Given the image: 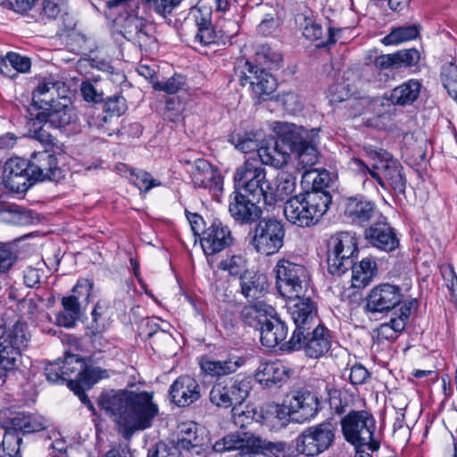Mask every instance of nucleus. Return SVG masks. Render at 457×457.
Returning <instances> with one entry per match:
<instances>
[{
	"mask_svg": "<svg viewBox=\"0 0 457 457\" xmlns=\"http://www.w3.org/2000/svg\"><path fill=\"white\" fill-rule=\"evenodd\" d=\"M274 130L276 138L270 139L258 149V161L262 165L266 164L278 169L289 162L299 136L297 126L293 123L278 122Z\"/></svg>",
	"mask_w": 457,
	"mask_h": 457,
	"instance_id": "nucleus-4",
	"label": "nucleus"
},
{
	"mask_svg": "<svg viewBox=\"0 0 457 457\" xmlns=\"http://www.w3.org/2000/svg\"><path fill=\"white\" fill-rule=\"evenodd\" d=\"M256 200L241 191L235 190L229 196L228 212L240 224H252L260 220L262 211Z\"/></svg>",
	"mask_w": 457,
	"mask_h": 457,
	"instance_id": "nucleus-18",
	"label": "nucleus"
},
{
	"mask_svg": "<svg viewBox=\"0 0 457 457\" xmlns=\"http://www.w3.org/2000/svg\"><path fill=\"white\" fill-rule=\"evenodd\" d=\"M441 80L448 94L457 102V66L454 63L443 65Z\"/></svg>",
	"mask_w": 457,
	"mask_h": 457,
	"instance_id": "nucleus-51",
	"label": "nucleus"
},
{
	"mask_svg": "<svg viewBox=\"0 0 457 457\" xmlns=\"http://www.w3.org/2000/svg\"><path fill=\"white\" fill-rule=\"evenodd\" d=\"M342 432L345 440L355 448L367 447L374 452L379 443L374 439L376 421L367 411H351L341 420Z\"/></svg>",
	"mask_w": 457,
	"mask_h": 457,
	"instance_id": "nucleus-5",
	"label": "nucleus"
},
{
	"mask_svg": "<svg viewBox=\"0 0 457 457\" xmlns=\"http://www.w3.org/2000/svg\"><path fill=\"white\" fill-rule=\"evenodd\" d=\"M252 389L251 381L240 376L228 378L214 383L209 392L210 402L219 408H229L242 403Z\"/></svg>",
	"mask_w": 457,
	"mask_h": 457,
	"instance_id": "nucleus-10",
	"label": "nucleus"
},
{
	"mask_svg": "<svg viewBox=\"0 0 457 457\" xmlns=\"http://www.w3.org/2000/svg\"><path fill=\"white\" fill-rule=\"evenodd\" d=\"M300 340V346L296 350L303 349L310 358L323 356L331 348L333 341L330 330L320 323L312 331L303 332Z\"/></svg>",
	"mask_w": 457,
	"mask_h": 457,
	"instance_id": "nucleus-21",
	"label": "nucleus"
},
{
	"mask_svg": "<svg viewBox=\"0 0 457 457\" xmlns=\"http://www.w3.org/2000/svg\"><path fill=\"white\" fill-rule=\"evenodd\" d=\"M297 134L299 142L295 143L293 153L296 154L299 163L303 168L312 167L319 160V153L316 148L319 141V130L312 129L308 131L297 126Z\"/></svg>",
	"mask_w": 457,
	"mask_h": 457,
	"instance_id": "nucleus-24",
	"label": "nucleus"
},
{
	"mask_svg": "<svg viewBox=\"0 0 457 457\" xmlns=\"http://www.w3.org/2000/svg\"><path fill=\"white\" fill-rule=\"evenodd\" d=\"M107 377V370H102L99 367L87 366L85 363L83 370L81 371L80 376L79 377V379H77L76 383H78L79 386L90 388L98 380Z\"/></svg>",
	"mask_w": 457,
	"mask_h": 457,
	"instance_id": "nucleus-53",
	"label": "nucleus"
},
{
	"mask_svg": "<svg viewBox=\"0 0 457 457\" xmlns=\"http://www.w3.org/2000/svg\"><path fill=\"white\" fill-rule=\"evenodd\" d=\"M363 151L374 161V169L382 174L380 176L384 186L380 187L384 189L390 187L395 194L404 195L406 178L399 161L386 150L374 145H365Z\"/></svg>",
	"mask_w": 457,
	"mask_h": 457,
	"instance_id": "nucleus-7",
	"label": "nucleus"
},
{
	"mask_svg": "<svg viewBox=\"0 0 457 457\" xmlns=\"http://www.w3.org/2000/svg\"><path fill=\"white\" fill-rule=\"evenodd\" d=\"M37 110V119L48 122L50 128L63 129L74 133L80 130L77 112L71 105L56 100L52 104H44L43 107Z\"/></svg>",
	"mask_w": 457,
	"mask_h": 457,
	"instance_id": "nucleus-13",
	"label": "nucleus"
},
{
	"mask_svg": "<svg viewBox=\"0 0 457 457\" xmlns=\"http://www.w3.org/2000/svg\"><path fill=\"white\" fill-rule=\"evenodd\" d=\"M421 84L416 79H409L395 87L389 101L395 105H409L415 102L420 93Z\"/></svg>",
	"mask_w": 457,
	"mask_h": 457,
	"instance_id": "nucleus-37",
	"label": "nucleus"
},
{
	"mask_svg": "<svg viewBox=\"0 0 457 457\" xmlns=\"http://www.w3.org/2000/svg\"><path fill=\"white\" fill-rule=\"evenodd\" d=\"M296 186L295 178L287 171H281L277 176V187L274 194L276 195V202L278 200H284L287 196L291 195Z\"/></svg>",
	"mask_w": 457,
	"mask_h": 457,
	"instance_id": "nucleus-50",
	"label": "nucleus"
},
{
	"mask_svg": "<svg viewBox=\"0 0 457 457\" xmlns=\"http://www.w3.org/2000/svg\"><path fill=\"white\" fill-rule=\"evenodd\" d=\"M17 259V253L11 244L0 243V274L11 270Z\"/></svg>",
	"mask_w": 457,
	"mask_h": 457,
	"instance_id": "nucleus-60",
	"label": "nucleus"
},
{
	"mask_svg": "<svg viewBox=\"0 0 457 457\" xmlns=\"http://www.w3.org/2000/svg\"><path fill=\"white\" fill-rule=\"evenodd\" d=\"M62 311L56 314V324L67 328H73L81 318V302L79 296L71 295L61 301Z\"/></svg>",
	"mask_w": 457,
	"mask_h": 457,
	"instance_id": "nucleus-34",
	"label": "nucleus"
},
{
	"mask_svg": "<svg viewBox=\"0 0 457 457\" xmlns=\"http://www.w3.org/2000/svg\"><path fill=\"white\" fill-rule=\"evenodd\" d=\"M10 214L9 221L18 226H27L34 221L33 212L20 206H10L8 208Z\"/></svg>",
	"mask_w": 457,
	"mask_h": 457,
	"instance_id": "nucleus-59",
	"label": "nucleus"
},
{
	"mask_svg": "<svg viewBox=\"0 0 457 457\" xmlns=\"http://www.w3.org/2000/svg\"><path fill=\"white\" fill-rule=\"evenodd\" d=\"M98 403L101 409L113 418L126 438L136 431L150 428L158 414L153 394L145 391L112 390L102 394Z\"/></svg>",
	"mask_w": 457,
	"mask_h": 457,
	"instance_id": "nucleus-1",
	"label": "nucleus"
},
{
	"mask_svg": "<svg viewBox=\"0 0 457 457\" xmlns=\"http://www.w3.org/2000/svg\"><path fill=\"white\" fill-rule=\"evenodd\" d=\"M288 413L296 414L302 421L313 418L318 412L319 400L309 391H297L288 400Z\"/></svg>",
	"mask_w": 457,
	"mask_h": 457,
	"instance_id": "nucleus-30",
	"label": "nucleus"
},
{
	"mask_svg": "<svg viewBox=\"0 0 457 457\" xmlns=\"http://www.w3.org/2000/svg\"><path fill=\"white\" fill-rule=\"evenodd\" d=\"M210 439L205 428L195 422H187L179 426L178 439L179 449L192 450L202 447L209 443Z\"/></svg>",
	"mask_w": 457,
	"mask_h": 457,
	"instance_id": "nucleus-31",
	"label": "nucleus"
},
{
	"mask_svg": "<svg viewBox=\"0 0 457 457\" xmlns=\"http://www.w3.org/2000/svg\"><path fill=\"white\" fill-rule=\"evenodd\" d=\"M30 161L19 157L10 158L4 164V174L6 183L16 192L27 191L32 185L30 179Z\"/></svg>",
	"mask_w": 457,
	"mask_h": 457,
	"instance_id": "nucleus-23",
	"label": "nucleus"
},
{
	"mask_svg": "<svg viewBox=\"0 0 457 457\" xmlns=\"http://www.w3.org/2000/svg\"><path fill=\"white\" fill-rule=\"evenodd\" d=\"M286 229L281 220L264 218L255 225L250 245L260 254L270 256L277 253L284 245Z\"/></svg>",
	"mask_w": 457,
	"mask_h": 457,
	"instance_id": "nucleus-9",
	"label": "nucleus"
},
{
	"mask_svg": "<svg viewBox=\"0 0 457 457\" xmlns=\"http://www.w3.org/2000/svg\"><path fill=\"white\" fill-rule=\"evenodd\" d=\"M272 308L263 302H256L243 307L240 317L248 326L258 328L268 320L267 315Z\"/></svg>",
	"mask_w": 457,
	"mask_h": 457,
	"instance_id": "nucleus-39",
	"label": "nucleus"
},
{
	"mask_svg": "<svg viewBox=\"0 0 457 457\" xmlns=\"http://www.w3.org/2000/svg\"><path fill=\"white\" fill-rule=\"evenodd\" d=\"M233 237L229 228L220 220H214L204 228L200 237L201 246L206 255H213L233 244Z\"/></svg>",
	"mask_w": 457,
	"mask_h": 457,
	"instance_id": "nucleus-19",
	"label": "nucleus"
},
{
	"mask_svg": "<svg viewBox=\"0 0 457 457\" xmlns=\"http://www.w3.org/2000/svg\"><path fill=\"white\" fill-rule=\"evenodd\" d=\"M420 61V53L414 48L397 51L394 54H380L374 58L372 64L377 70H397L403 67L416 65ZM371 57L366 59L365 63L370 64Z\"/></svg>",
	"mask_w": 457,
	"mask_h": 457,
	"instance_id": "nucleus-27",
	"label": "nucleus"
},
{
	"mask_svg": "<svg viewBox=\"0 0 457 457\" xmlns=\"http://www.w3.org/2000/svg\"><path fill=\"white\" fill-rule=\"evenodd\" d=\"M335 426L322 422L304 429L295 440L296 453L314 457L327 451L335 440Z\"/></svg>",
	"mask_w": 457,
	"mask_h": 457,
	"instance_id": "nucleus-12",
	"label": "nucleus"
},
{
	"mask_svg": "<svg viewBox=\"0 0 457 457\" xmlns=\"http://www.w3.org/2000/svg\"><path fill=\"white\" fill-rule=\"evenodd\" d=\"M126 109V100L120 95L110 96L105 102V110L112 115L120 116Z\"/></svg>",
	"mask_w": 457,
	"mask_h": 457,
	"instance_id": "nucleus-63",
	"label": "nucleus"
},
{
	"mask_svg": "<svg viewBox=\"0 0 457 457\" xmlns=\"http://www.w3.org/2000/svg\"><path fill=\"white\" fill-rule=\"evenodd\" d=\"M171 401L179 407L189 406L201 397L198 382L188 375L179 377L169 390Z\"/></svg>",
	"mask_w": 457,
	"mask_h": 457,
	"instance_id": "nucleus-26",
	"label": "nucleus"
},
{
	"mask_svg": "<svg viewBox=\"0 0 457 457\" xmlns=\"http://www.w3.org/2000/svg\"><path fill=\"white\" fill-rule=\"evenodd\" d=\"M274 271L276 285L279 294L287 298H300L310 286V274L307 269L289 260L278 261Z\"/></svg>",
	"mask_w": 457,
	"mask_h": 457,
	"instance_id": "nucleus-8",
	"label": "nucleus"
},
{
	"mask_svg": "<svg viewBox=\"0 0 457 457\" xmlns=\"http://www.w3.org/2000/svg\"><path fill=\"white\" fill-rule=\"evenodd\" d=\"M218 268L221 270L228 271L232 277L241 278L249 271L247 269V261L241 254H233L220 261Z\"/></svg>",
	"mask_w": 457,
	"mask_h": 457,
	"instance_id": "nucleus-47",
	"label": "nucleus"
},
{
	"mask_svg": "<svg viewBox=\"0 0 457 457\" xmlns=\"http://www.w3.org/2000/svg\"><path fill=\"white\" fill-rule=\"evenodd\" d=\"M231 412L234 424L240 428H246L253 421H260L262 418L261 412L251 405H246L244 408L241 405H236L232 408Z\"/></svg>",
	"mask_w": 457,
	"mask_h": 457,
	"instance_id": "nucleus-46",
	"label": "nucleus"
},
{
	"mask_svg": "<svg viewBox=\"0 0 457 457\" xmlns=\"http://www.w3.org/2000/svg\"><path fill=\"white\" fill-rule=\"evenodd\" d=\"M64 87V82L54 79L53 78L45 79L39 82L37 87L32 92V102L28 107H43L44 104H52L55 100H47L44 98L47 93L51 91L58 92L61 87Z\"/></svg>",
	"mask_w": 457,
	"mask_h": 457,
	"instance_id": "nucleus-42",
	"label": "nucleus"
},
{
	"mask_svg": "<svg viewBox=\"0 0 457 457\" xmlns=\"http://www.w3.org/2000/svg\"><path fill=\"white\" fill-rule=\"evenodd\" d=\"M260 384L271 387L289 378V370L281 361L261 363L255 374Z\"/></svg>",
	"mask_w": 457,
	"mask_h": 457,
	"instance_id": "nucleus-32",
	"label": "nucleus"
},
{
	"mask_svg": "<svg viewBox=\"0 0 457 457\" xmlns=\"http://www.w3.org/2000/svg\"><path fill=\"white\" fill-rule=\"evenodd\" d=\"M275 457H295L296 453L295 445L294 446L285 442H269L264 445Z\"/></svg>",
	"mask_w": 457,
	"mask_h": 457,
	"instance_id": "nucleus-62",
	"label": "nucleus"
},
{
	"mask_svg": "<svg viewBox=\"0 0 457 457\" xmlns=\"http://www.w3.org/2000/svg\"><path fill=\"white\" fill-rule=\"evenodd\" d=\"M7 60L13 71L18 73H28L31 68V60L27 56L21 55L14 52L7 53Z\"/></svg>",
	"mask_w": 457,
	"mask_h": 457,
	"instance_id": "nucleus-61",
	"label": "nucleus"
},
{
	"mask_svg": "<svg viewBox=\"0 0 457 457\" xmlns=\"http://www.w3.org/2000/svg\"><path fill=\"white\" fill-rule=\"evenodd\" d=\"M195 24L197 27V32L195 36V42L200 43L202 46L216 43L218 34L212 24L210 13L206 15L200 13L195 16Z\"/></svg>",
	"mask_w": 457,
	"mask_h": 457,
	"instance_id": "nucleus-43",
	"label": "nucleus"
},
{
	"mask_svg": "<svg viewBox=\"0 0 457 457\" xmlns=\"http://www.w3.org/2000/svg\"><path fill=\"white\" fill-rule=\"evenodd\" d=\"M186 85V78L179 74L169 78L166 80L153 82V88L157 91H163L172 95L179 92Z\"/></svg>",
	"mask_w": 457,
	"mask_h": 457,
	"instance_id": "nucleus-54",
	"label": "nucleus"
},
{
	"mask_svg": "<svg viewBox=\"0 0 457 457\" xmlns=\"http://www.w3.org/2000/svg\"><path fill=\"white\" fill-rule=\"evenodd\" d=\"M198 363L205 375L220 378L235 373L243 365L244 361L234 355H229L224 360H215L212 356L203 355L199 357Z\"/></svg>",
	"mask_w": 457,
	"mask_h": 457,
	"instance_id": "nucleus-28",
	"label": "nucleus"
},
{
	"mask_svg": "<svg viewBox=\"0 0 457 457\" xmlns=\"http://www.w3.org/2000/svg\"><path fill=\"white\" fill-rule=\"evenodd\" d=\"M261 342L262 345L273 348L283 342L288 332L287 326L279 318L271 317L268 319L260 328Z\"/></svg>",
	"mask_w": 457,
	"mask_h": 457,
	"instance_id": "nucleus-33",
	"label": "nucleus"
},
{
	"mask_svg": "<svg viewBox=\"0 0 457 457\" xmlns=\"http://www.w3.org/2000/svg\"><path fill=\"white\" fill-rule=\"evenodd\" d=\"M234 184L235 190L243 192L257 202L262 199L267 206H273L276 203L274 190L258 159H248L237 169Z\"/></svg>",
	"mask_w": 457,
	"mask_h": 457,
	"instance_id": "nucleus-3",
	"label": "nucleus"
},
{
	"mask_svg": "<svg viewBox=\"0 0 457 457\" xmlns=\"http://www.w3.org/2000/svg\"><path fill=\"white\" fill-rule=\"evenodd\" d=\"M61 361L62 372L64 377L63 383L67 382L71 388V382H77V379H79L85 366V361L78 354H71L66 352L64 359Z\"/></svg>",
	"mask_w": 457,
	"mask_h": 457,
	"instance_id": "nucleus-44",
	"label": "nucleus"
},
{
	"mask_svg": "<svg viewBox=\"0 0 457 457\" xmlns=\"http://www.w3.org/2000/svg\"><path fill=\"white\" fill-rule=\"evenodd\" d=\"M327 248L329 273L341 276L353 266V260L358 253L357 235L353 231L337 232L329 237Z\"/></svg>",
	"mask_w": 457,
	"mask_h": 457,
	"instance_id": "nucleus-6",
	"label": "nucleus"
},
{
	"mask_svg": "<svg viewBox=\"0 0 457 457\" xmlns=\"http://www.w3.org/2000/svg\"><path fill=\"white\" fill-rule=\"evenodd\" d=\"M13 425L23 433L38 432L46 428V420L36 414H21L13 419Z\"/></svg>",
	"mask_w": 457,
	"mask_h": 457,
	"instance_id": "nucleus-48",
	"label": "nucleus"
},
{
	"mask_svg": "<svg viewBox=\"0 0 457 457\" xmlns=\"http://www.w3.org/2000/svg\"><path fill=\"white\" fill-rule=\"evenodd\" d=\"M364 237L372 246L390 253L399 246V239L394 228L386 221V218L380 216L364 231Z\"/></svg>",
	"mask_w": 457,
	"mask_h": 457,
	"instance_id": "nucleus-20",
	"label": "nucleus"
},
{
	"mask_svg": "<svg viewBox=\"0 0 457 457\" xmlns=\"http://www.w3.org/2000/svg\"><path fill=\"white\" fill-rule=\"evenodd\" d=\"M145 11L166 18L181 0H141Z\"/></svg>",
	"mask_w": 457,
	"mask_h": 457,
	"instance_id": "nucleus-52",
	"label": "nucleus"
},
{
	"mask_svg": "<svg viewBox=\"0 0 457 457\" xmlns=\"http://www.w3.org/2000/svg\"><path fill=\"white\" fill-rule=\"evenodd\" d=\"M298 301L289 308V313L295 322V329L291 338L287 342L288 349H297L303 332L311 330L317 325V306L310 297L297 298Z\"/></svg>",
	"mask_w": 457,
	"mask_h": 457,
	"instance_id": "nucleus-14",
	"label": "nucleus"
},
{
	"mask_svg": "<svg viewBox=\"0 0 457 457\" xmlns=\"http://www.w3.org/2000/svg\"><path fill=\"white\" fill-rule=\"evenodd\" d=\"M106 6L110 15L115 16L114 19L119 22H123L124 28L131 23L132 18L137 17L135 14L137 8L135 0H108L106 1Z\"/></svg>",
	"mask_w": 457,
	"mask_h": 457,
	"instance_id": "nucleus-40",
	"label": "nucleus"
},
{
	"mask_svg": "<svg viewBox=\"0 0 457 457\" xmlns=\"http://www.w3.org/2000/svg\"><path fill=\"white\" fill-rule=\"evenodd\" d=\"M61 169L55 154L48 150L34 153L30 159V179L37 181L57 180L61 177Z\"/></svg>",
	"mask_w": 457,
	"mask_h": 457,
	"instance_id": "nucleus-22",
	"label": "nucleus"
},
{
	"mask_svg": "<svg viewBox=\"0 0 457 457\" xmlns=\"http://www.w3.org/2000/svg\"><path fill=\"white\" fill-rule=\"evenodd\" d=\"M180 452L172 442H158L148 449L147 457H179Z\"/></svg>",
	"mask_w": 457,
	"mask_h": 457,
	"instance_id": "nucleus-57",
	"label": "nucleus"
},
{
	"mask_svg": "<svg viewBox=\"0 0 457 457\" xmlns=\"http://www.w3.org/2000/svg\"><path fill=\"white\" fill-rule=\"evenodd\" d=\"M229 142L243 153L258 151L257 134L253 131L235 130L229 136Z\"/></svg>",
	"mask_w": 457,
	"mask_h": 457,
	"instance_id": "nucleus-45",
	"label": "nucleus"
},
{
	"mask_svg": "<svg viewBox=\"0 0 457 457\" xmlns=\"http://www.w3.org/2000/svg\"><path fill=\"white\" fill-rule=\"evenodd\" d=\"M240 293L248 300L262 297L266 290V278L262 274L249 270L241 278Z\"/></svg>",
	"mask_w": 457,
	"mask_h": 457,
	"instance_id": "nucleus-36",
	"label": "nucleus"
},
{
	"mask_svg": "<svg viewBox=\"0 0 457 457\" xmlns=\"http://www.w3.org/2000/svg\"><path fill=\"white\" fill-rule=\"evenodd\" d=\"M352 283L356 288H363L368 286L377 275V262L372 257H365L359 263H353Z\"/></svg>",
	"mask_w": 457,
	"mask_h": 457,
	"instance_id": "nucleus-35",
	"label": "nucleus"
},
{
	"mask_svg": "<svg viewBox=\"0 0 457 457\" xmlns=\"http://www.w3.org/2000/svg\"><path fill=\"white\" fill-rule=\"evenodd\" d=\"M239 82L243 87L249 84L253 95L259 100H265L277 88V81L270 73L249 62H245V71L239 74Z\"/></svg>",
	"mask_w": 457,
	"mask_h": 457,
	"instance_id": "nucleus-15",
	"label": "nucleus"
},
{
	"mask_svg": "<svg viewBox=\"0 0 457 457\" xmlns=\"http://www.w3.org/2000/svg\"><path fill=\"white\" fill-rule=\"evenodd\" d=\"M244 445V439L237 434H228L221 439L216 441L212 449L217 453H223L239 449Z\"/></svg>",
	"mask_w": 457,
	"mask_h": 457,
	"instance_id": "nucleus-58",
	"label": "nucleus"
},
{
	"mask_svg": "<svg viewBox=\"0 0 457 457\" xmlns=\"http://www.w3.org/2000/svg\"><path fill=\"white\" fill-rule=\"evenodd\" d=\"M403 301L401 288L397 286L382 283L374 287L367 296V309L372 312H384L393 310Z\"/></svg>",
	"mask_w": 457,
	"mask_h": 457,
	"instance_id": "nucleus-16",
	"label": "nucleus"
},
{
	"mask_svg": "<svg viewBox=\"0 0 457 457\" xmlns=\"http://www.w3.org/2000/svg\"><path fill=\"white\" fill-rule=\"evenodd\" d=\"M29 338L23 322L17 321L8 328L0 325V370H12L15 368L21 351L27 346Z\"/></svg>",
	"mask_w": 457,
	"mask_h": 457,
	"instance_id": "nucleus-11",
	"label": "nucleus"
},
{
	"mask_svg": "<svg viewBox=\"0 0 457 457\" xmlns=\"http://www.w3.org/2000/svg\"><path fill=\"white\" fill-rule=\"evenodd\" d=\"M415 304L416 301L413 300L408 303H404L399 310V314L396 315L395 313V316L391 317L388 322L380 324L377 329L378 337L389 341L395 340L404 330L411 313V310Z\"/></svg>",
	"mask_w": 457,
	"mask_h": 457,
	"instance_id": "nucleus-29",
	"label": "nucleus"
},
{
	"mask_svg": "<svg viewBox=\"0 0 457 457\" xmlns=\"http://www.w3.org/2000/svg\"><path fill=\"white\" fill-rule=\"evenodd\" d=\"M130 179L132 183L142 192L147 193L153 187L161 185V182L152 178L150 173L139 170L130 172Z\"/></svg>",
	"mask_w": 457,
	"mask_h": 457,
	"instance_id": "nucleus-55",
	"label": "nucleus"
},
{
	"mask_svg": "<svg viewBox=\"0 0 457 457\" xmlns=\"http://www.w3.org/2000/svg\"><path fill=\"white\" fill-rule=\"evenodd\" d=\"M344 214L353 224L364 225L379 212L374 202L363 195H355L345 199Z\"/></svg>",
	"mask_w": 457,
	"mask_h": 457,
	"instance_id": "nucleus-25",
	"label": "nucleus"
},
{
	"mask_svg": "<svg viewBox=\"0 0 457 457\" xmlns=\"http://www.w3.org/2000/svg\"><path fill=\"white\" fill-rule=\"evenodd\" d=\"M256 61L259 64L265 65L269 69L277 68L282 62L280 54L273 51L268 46H262L256 52Z\"/></svg>",
	"mask_w": 457,
	"mask_h": 457,
	"instance_id": "nucleus-56",
	"label": "nucleus"
},
{
	"mask_svg": "<svg viewBox=\"0 0 457 457\" xmlns=\"http://www.w3.org/2000/svg\"><path fill=\"white\" fill-rule=\"evenodd\" d=\"M419 35V27L416 25H409L395 28L386 35L382 43L386 46L398 45L404 41L414 39Z\"/></svg>",
	"mask_w": 457,
	"mask_h": 457,
	"instance_id": "nucleus-49",
	"label": "nucleus"
},
{
	"mask_svg": "<svg viewBox=\"0 0 457 457\" xmlns=\"http://www.w3.org/2000/svg\"><path fill=\"white\" fill-rule=\"evenodd\" d=\"M332 203L328 191L320 188L290 197L284 205V215L292 224L306 228L316 224Z\"/></svg>",
	"mask_w": 457,
	"mask_h": 457,
	"instance_id": "nucleus-2",
	"label": "nucleus"
},
{
	"mask_svg": "<svg viewBox=\"0 0 457 457\" xmlns=\"http://www.w3.org/2000/svg\"><path fill=\"white\" fill-rule=\"evenodd\" d=\"M125 29H128L126 33H128L140 47H147L154 41V37L152 34V25L146 24L138 17L132 18L131 23Z\"/></svg>",
	"mask_w": 457,
	"mask_h": 457,
	"instance_id": "nucleus-41",
	"label": "nucleus"
},
{
	"mask_svg": "<svg viewBox=\"0 0 457 457\" xmlns=\"http://www.w3.org/2000/svg\"><path fill=\"white\" fill-rule=\"evenodd\" d=\"M185 163L191 166L188 171L195 187L208 188L214 194L222 190V177L208 161L198 158L194 162L185 161Z\"/></svg>",
	"mask_w": 457,
	"mask_h": 457,
	"instance_id": "nucleus-17",
	"label": "nucleus"
},
{
	"mask_svg": "<svg viewBox=\"0 0 457 457\" xmlns=\"http://www.w3.org/2000/svg\"><path fill=\"white\" fill-rule=\"evenodd\" d=\"M36 107H27L26 118L28 120L27 126L29 129V135L31 138L40 142L43 145H53L54 138L47 132L44 126L48 125V122L37 120Z\"/></svg>",
	"mask_w": 457,
	"mask_h": 457,
	"instance_id": "nucleus-38",
	"label": "nucleus"
},
{
	"mask_svg": "<svg viewBox=\"0 0 457 457\" xmlns=\"http://www.w3.org/2000/svg\"><path fill=\"white\" fill-rule=\"evenodd\" d=\"M15 429H6L4 435L1 447L11 450L13 453L20 452V445L22 441L21 437Z\"/></svg>",
	"mask_w": 457,
	"mask_h": 457,
	"instance_id": "nucleus-64",
	"label": "nucleus"
}]
</instances>
